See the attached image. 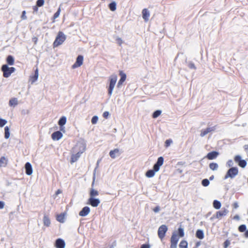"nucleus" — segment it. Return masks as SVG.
<instances>
[{
  "label": "nucleus",
  "mask_w": 248,
  "mask_h": 248,
  "mask_svg": "<svg viewBox=\"0 0 248 248\" xmlns=\"http://www.w3.org/2000/svg\"><path fill=\"white\" fill-rule=\"evenodd\" d=\"M184 229L181 227L179 228L178 233H173L171 236L170 248H176L179 237H183L184 236Z\"/></svg>",
  "instance_id": "1"
},
{
  "label": "nucleus",
  "mask_w": 248,
  "mask_h": 248,
  "mask_svg": "<svg viewBox=\"0 0 248 248\" xmlns=\"http://www.w3.org/2000/svg\"><path fill=\"white\" fill-rule=\"evenodd\" d=\"M66 39V36L62 31H59L57 35L56 39L53 42V46L54 47L62 45Z\"/></svg>",
  "instance_id": "2"
},
{
  "label": "nucleus",
  "mask_w": 248,
  "mask_h": 248,
  "mask_svg": "<svg viewBox=\"0 0 248 248\" xmlns=\"http://www.w3.org/2000/svg\"><path fill=\"white\" fill-rule=\"evenodd\" d=\"M1 70L3 72V77L7 78L15 71L16 69L14 67H9L7 64H4L1 66Z\"/></svg>",
  "instance_id": "3"
},
{
  "label": "nucleus",
  "mask_w": 248,
  "mask_h": 248,
  "mask_svg": "<svg viewBox=\"0 0 248 248\" xmlns=\"http://www.w3.org/2000/svg\"><path fill=\"white\" fill-rule=\"evenodd\" d=\"M238 173V170L236 167H232L229 169L225 175L224 179L233 178Z\"/></svg>",
  "instance_id": "4"
},
{
  "label": "nucleus",
  "mask_w": 248,
  "mask_h": 248,
  "mask_svg": "<svg viewBox=\"0 0 248 248\" xmlns=\"http://www.w3.org/2000/svg\"><path fill=\"white\" fill-rule=\"evenodd\" d=\"M117 77L116 75H112L110 78V83L108 89V94L110 96L112 94L113 90L117 81Z\"/></svg>",
  "instance_id": "5"
},
{
  "label": "nucleus",
  "mask_w": 248,
  "mask_h": 248,
  "mask_svg": "<svg viewBox=\"0 0 248 248\" xmlns=\"http://www.w3.org/2000/svg\"><path fill=\"white\" fill-rule=\"evenodd\" d=\"M167 231L168 228L165 225H162L159 227L157 233L159 238L161 240H162L164 238Z\"/></svg>",
  "instance_id": "6"
},
{
  "label": "nucleus",
  "mask_w": 248,
  "mask_h": 248,
  "mask_svg": "<svg viewBox=\"0 0 248 248\" xmlns=\"http://www.w3.org/2000/svg\"><path fill=\"white\" fill-rule=\"evenodd\" d=\"M83 57L82 55H78L77 58L75 63L72 66L73 69L80 67L83 64Z\"/></svg>",
  "instance_id": "7"
},
{
  "label": "nucleus",
  "mask_w": 248,
  "mask_h": 248,
  "mask_svg": "<svg viewBox=\"0 0 248 248\" xmlns=\"http://www.w3.org/2000/svg\"><path fill=\"white\" fill-rule=\"evenodd\" d=\"M164 162V158L162 156H160L158 158L157 162L154 166V169L155 171H158L159 170L160 166H161Z\"/></svg>",
  "instance_id": "8"
},
{
  "label": "nucleus",
  "mask_w": 248,
  "mask_h": 248,
  "mask_svg": "<svg viewBox=\"0 0 248 248\" xmlns=\"http://www.w3.org/2000/svg\"><path fill=\"white\" fill-rule=\"evenodd\" d=\"M119 75L121 76V78L119 80L117 84V87L118 88H119L123 84L126 78V74L123 71H119Z\"/></svg>",
  "instance_id": "9"
},
{
  "label": "nucleus",
  "mask_w": 248,
  "mask_h": 248,
  "mask_svg": "<svg viewBox=\"0 0 248 248\" xmlns=\"http://www.w3.org/2000/svg\"><path fill=\"white\" fill-rule=\"evenodd\" d=\"M228 213V210L223 208L221 210L217 212L216 214V218L219 219L221 217L225 216Z\"/></svg>",
  "instance_id": "10"
},
{
  "label": "nucleus",
  "mask_w": 248,
  "mask_h": 248,
  "mask_svg": "<svg viewBox=\"0 0 248 248\" xmlns=\"http://www.w3.org/2000/svg\"><path fill=\"white\" fill-rule=\"evenodd\" d=\"M100 202V200L98 199H94L92 197L88 199V203L93 207H97L99 204Z\"/></svg>",
  "instance_id": "11"
},
{
  "label": "nucleus",
  "mask_w": 248,
  "mask_h": 248,
  "mask_svg": "<svg viewBox=\"0 0 248 248\" xmlns=\"http://www.w3.org/2000/svg\"><path fill=\"white\" fill-rule=\"evenodd\" d=\"M109 154L111 158L114 159L117 156L120 155L121 154V152L119 149L116 148L114 149V150H111L109 152Z\"/></svg>",
  "instance_id": "12"
},
{
  "label": "nucleus",
  "mask_w": 248,
  "mask_h": 248,
  "mask_svg": "<svg viewBox=\"0 0 248 248\" xmlns=\"http://www.w3.org/2000/svg\"><path fill=\"white\" fill-rule=\"evenodd\" d=\"M218 155V152L217 151H212L208 153L206 157L209 160H213L216 159Z\"/></svg>",
  "instance_id": "13"
},
{
  "label": "nucleus",
  "mask_w": 248,
  "mask_h": 248,
  "mask_svg": "<svg viewBox=\"0 0 248 248\" xmlns=\"http://www.w3.org/2000/svg\"><path fill=\"white\" fill-rule=\"evenodd\" d=\"M62 137V134L61 132L59 131H57L56 132H54L51 135V138L53 140H58L60 139H61Z\"/></svg>",
  "instance_id": "14"
},
{
  "label": "nucleus",
  "mask_w": 248,
  "mask_h": 248,
  "mask_svg": "<svg viewBox=\"0 0 248 248\" xmlns=\"http://www.w3.org/2000/svg\"><path fill=\"white\" fill-rule=\"evenodd\" d=\"M215 130V126H213V127H208L206 129H202L201 132V134H200V136L201 137H204V136H205L206 134H207L208 133L211 132H212V131H214Z\"/></svg>",
  "instance_id": "15"
},
{
  "label": "nucleus",
  "mask_w": 248,
  "mask_h": 248,
  "mask_svg": "<svg viewBox=\"0 0 248 248\" xmlns=\"http://www.w3.org/2000/svg\"><path fill=\"white\" fill-rule=\"evenodd\" d=\"M90 212V209L88 206L83 207L79 212V215L81 217L86 216Z\"/></svg>",
  "instance_id": "16"
},
{
  "label": "nucleus",
  "mask_w": 248,
  "mask_h": 248,
  "mask_svg": "<svg viewBox=\"0 0 248 248\" xmlns=\"http://www.w3.org/2000/svg\"><path fill=\"white\" fill-rule=\"evenodd\" d=\"M65 246V242L62 239L59 238L56 240L55 247L57 248H64Z\"/></svg>",
  "instance_id": "17"
},
{
  "label": "nucleus",
  "mask_w": 248,
  "mask_h": 248,
  "mask_svg": "<svg viewBox=\"0 0 248 248\" xmlns=\"http://www.w3.org/2000/svg\"><path fill=\"white\" fill-rule=\"evenodd\" d=\"M26 173L30 175L32 173V169L31 164L29 162H27L25 166Z\"/></svg>",
  "instance_id": "18"
},
{
  "label": "nucleus",
  "mask_w": 248,
  "mask_h": 248,
  "mask_svg": "<svg viewBox=\"0 0 248 248\" xmlns=\"http://www.w3.org/2000/svg\"><path fill=\"white\" fill-rule=\"evenodd\" d=\"M142 15L143 19L145 21H148L150 16V13L148 10L146 8L143 9L142 11Z\"/></svg>",
  "instance_id": "19"
},
{
  "label": "nucleus",
  "mask_w": 248,
  "mask_h": 248,
  "mask_svg": "<svg viewBox=\"0 0 248 248\" xmlns=\"http://www.w3.org/2000/svg\"><path fill=\"white\" fill-rule=\"evenodd\" d=\"M83 152V151L81 152H78L76 154H73L72 155L71 157V163H73L78 160V159L80 157L81 154Z\"/></svg>",
  "instance_id": "20"
},
{
  "label": "nucleus",
  "mask_w": 248,
  "mask_h": 248,
  "mask_svg": "<svg viewBox=\"0 0 248 248\" xmlns=\"http://www.w3.org/2000/svg\"><path fill=\"white\" fill-rule=\"evenodd\" d=\"M43 220L44 225L45 226L49 227L50 226L51 222L48 215H44Z\"/></svg>",
  "instance_id": "21"
},
{
  "label": "nucleus",
  "mask_w": 248,
  "mask_h": 248,
  "mask_svg": "<svg viewBox=\"0 0 248 248\" xmlns=\"http://www.w3.org/2000/svg\"><path fill=\"white\" fill-rule=\"evenodd\" d=\"M38 70L37 68L35 71V73L33 76H31L30 78V80L31 83H34L35 81H36L38 78Z\"/></svg>",
  "instance_id": "22"
},
{
  "label": "nucleus",
  "mask_w": 248,
  "mask_h": 248,
  "mask_svg": "<svg viewBox=\"0 0 248 248\" xmlns=\"http://www.w3.org/2000/svg\"><path fill=\"white\" fill-rule=\"evenodd\" d=\"M8 163V159L4 156H2L0 158V167H5Z\"/></svg>",
  "instance_id": "23"
},
{
  "label": "nucleus",
  "mask_w": 248,
  "mask_h": 248,
  "mask_svg": "<svg viewBox=\"0 0 248 248\" xmlns=\"http://www.w3.org/2000/svg\"><path fill=\"white\" fill-rule=\"evenodd\" d=\"M65 214L64 213H61L57 215L56 216V219L58 221L61 223H63L64 222Z\"/></svg>",
  "instance_id": "24"
},
{
  "label": "nucleus",
  "mask_w": 248,
  "mask_h": 248,
  "mask_svg": "<svg viewBox=\"0 0 248 248\" xmlns=\"http://www.w3.org/2000/svg\"><path fill=\"white\" fill-rule=\"evenodd\" d=\"M157 171H155V169H153V170H148L146 172L145 175L146 177H147L148 178H151V177H153L155 175V172H157Z\"/></svg>",
  "instance_id": "25"
},
{
  "label": "nucleus",
  "mask_w": 248,
  "mask_h": 248,
  "mask_svg": "<svg viewBox=\"0 0 248 248\" xmlns=\"http://www.w3.org/2000/svg\"><path fill=\"white\" fill-rule=\"evenodd\" d=\"M6 62L10 65L14 64L15 60L13 57L11 55H9L6 58Z\"/></svg>",
  "instance_id": "26"
},
{
  "label": "nucleus",
  "mask_w": 248,
  "mask_h": 248,
  "mask_svg": "<svg viewBox=\"0 0 248 248\" xmlns=\"http://www.w3.org/2000/svg\"><path fill=\"white\" fill-rule=\"evenodd\" d=\"M18 104V101L16 98H11L9 102V105L11 107H15Z\"/></svg>",
  "instance_id": "27"
},
{
  "label": "nucleus",
  "mask_w": 248,
  "mask_h": 248,
  "mask_svg": "<svg viewBox=\"0 0 248 248\" xmlns=\"http://www.w3.org/2000/svg\"><path fill=\"white\" fill-rule=\"evenodd\" d=\"M99 195V193L98 192L97 190L93 189V188H92L90 190V198H94V197L95 196H97Z\"/></svg>",
  "instance_id": "28"
},
{
  "label": "nucleus",
  "mask_w": 248,
  "mask_h": 248,
  "mask_svg": "<svg viewBox=\"0 0 248 248\" xmlns=\"http://www.w3.org/2000/svg\"><path fill=\"white\" fill-rule=\"evenodd\" d=\"M196 236L199 239H203L204 237L203 231L201 230H197L196 233Z\"/></svg>",
  "instance_id": "29"
},
{
  "label": "nucleus",
  "mask_w": 248,
  "mask_h": 248,
  "mask_svg": "<svg viewBox=\"0 0 248 248\" xmlns=\"http://www.w3.org/2000/svg\"><path fill=\"white\" fill-rule=\"evenodd\" d=\"M209 168L212 170H216L218 168V165L217 163H211L209 165Z\"/></svg>",
  "instance_id": "30"
},
{
  "label": "nucleus",
  "mask_w": 248,
  "mask_h": 248,
  "mask_svg": "<svg viewBox=\"0 0 248 248\" xmlns=\"http://www.w3.org/2000/svg\"><path fill=\"white\" fill-rule=\"evenodd\" d=\"M221 204L220 202L217 200H215L213 202V206L216 209H219L220 208Z\"/></svg>",
  "instance_id": "31"
},
{
  "label": "nucleus",
  "mask_w": 248,
  "mask_h": 248,
  "mask_svg": "<svg viewBox=\"0 0 248 248\" xmlns=\"http://www.w3.org/2000/svg\"><path fill=\"white\" fill-rule=\"evenodd\" d=\"M180 248H187L188 243L186 240H182L179 244Z\"/></svg>",
  "instance_id": "32"
},
{
  "label": "nucleus",
  "mask_w": 248,
  "mask_h": 248,
  "mask_svg": "<svg viewBox=\"0 0 248 248\" xmlns=\"http://www.w3.org/2000/svg\"><path fill=\"white\" fill-rule=\"evenodd\" d=\"M61 11V7H60L58 8L57 11L53 15L52 22L54 23L55 22V19L59 17V16H60Z\"/></svg>",
  "instance_id": "33"
},
{
  "label": "nucleus",
  "mask_w": 248,
  "mask_h": 248,
  "mask_svg": "<svg viewBox=\"0 0 248 248\" xmlns=\"http://www.w3.org/2000/svg\"><path fill=\"white\" fill-rule=\"evenodd\" d=\"M66 122V118L65 117L63 116L60 118L58 122V124L60 126H62L65 124Z\"/></svg>",
  "instance_id": "34"
},
{
  "label": "nucleus",
  "mask_w": 248,
  "mask_h": 248,
  "mask_svg": "<svg viewBox=\"0 0 248 248\" xmlns=\"http://www.w3.org/2000/svg\"><path fill=\"white\" fill-rule=\"evenodd\" d=\"M10 137L9 128L8 126L4 128V137L5 139H8Z\"/></svg>",
  "instance_id": "35"
},
{
  "label": "nucleus",
  "mask_w": 248,
  "mask_h": 248,
  "mask_svg": "<svg viewBox=\"0 0 248 248\" xmlns=\"http://www.w3.org/2000/svg\"><path fill=\"white\" fill-rule=\"evenodd\" d=\"M108 7L111 11H114L116 9V4L115 2H112L108 5Z\"/></svg>",
  "instance_id": "36"
},
{
  "label": "nucleus",
  "mask_w": 248,
  "mask_h": 248,
  "mask_svg": "<svg viewBox=\"0 0 248 248\" xmlns=\"http://www.w3.org/2000/svg\"><path fill=\"white\" fill-rule=\"evenodd\" d=\"M161 113V111L159 110H157L155 111L152 115L153 118H156L158 117Z\"/></svg>",
  "instance_id": "37"
},
{
  "label": "nucleus",
  "mask_w": 248,
  "mask_h": 248,
  "mask_svg": "<svg viewBox=\"0 0 248 248\" xmlns=\"http://www.w3.org/2000/svg\"><path fill=\"white\" fill-rule=\"evenodd\" d=\"M238 230L240 232H244L246 231V226L245 225H241L238 227Z\"/></svg>",
  "instance_id": "38"
},
{
  "label": "nucleus",
  "mask_w": 248,
  "mask_h": 248,
  "mask_svg": "<svg viewBox=\"0 0 248 248\" xmlns=\"http://www.w3.org/2000/svg\"><path fill=\"white\" fill-rule=\"evenodd\" d=\"M172 143V140L171 139L167 140L165 142V146L168 148Z\"/></svg>",
  "instance_id": "39"
},
{
  "label": "nucleus",
  "mask_w": 248,
  "mask_h": 248,
  "mask_svg": "<svg viewBox=\"0 0 248 248\" xmlns=\"http://www.w3.org/2000/svg\"><path fill=\"white\" fill-rule=\"evenodd\" d=\"M238 165L242 168H244L247 165V162L245 160H242L238 163Z\"/></svg>",
  "instance_id": "40"
},
{
  "label": "nucleus",
  "mask_w": 248,
  "mask_h": 248,
  "mask_svg": "<svg viewBox=\"0 0 248 248\" xmlns=\"http://www.w3.org/2000/svg\"><path fill=\"white\" fill-rule=\"evenodd\" d=\"M209 181L207 179H204L202 182V184L204 186H208L209 185Z\"/></svg>",
  "instance_id": "41"
},
{
  "label": "nucleus",
  "mask_w": 248,
  "mask_h": 248,
  "mask_svg": "<svg viewBox=\"0 0 248 248\" xmlns=\"http://www.w3.org/2000/svg\"><path fill=\"white\" fill-rule=\"evenodd\" d=\"M44 0H37L36 1V5L38 7H41L44 5Z\"/></svg>",
  "instance_id": "42"
},
{
  "label": "nucleus",
  "mask_w": 248,
  "mask_h": 248,
  "mask_svg": "<svg viewBox=\"0 0 248 248\" xmlns=\"http://www.w3.org/2000/svg\"><path fill=\"white\" fill-rule=\"evenodd\" d=\"M7 123V121L0 118V127H3Z\"/></svg>",
  "instance_id": "43"
},
{
  "label": "nucleus",
  "mask_w": 248,
  "mask_h": 248,
  "mask_svg": "<svg viewBox=\"0 0 248 248\" xmlns=\"http://www.w3.org/2000/svg\"><path fill=\"white\" fill-rule=\"evenodd\" d=\"M98 117L96 116H94L92 118V120H91V122L93 124H95L97 121H98Z\"/></svg>",
  "instance_id": "44"
},
{
  "label": "nucleus",
  "mask_w": 248,
  "mask_h": 248,
  "mask_svg": "<svg viewBox=\"0 0 248 248\" xmlns=\"http://www.w3.org/2000/svg\"><path fill=\"white\" fill-rule=\"evenodd\" d=\"M188 66L190 69H196V67L194 64V63L192 62H190L188 63Z\"/></svg>",
  "instance_id": "45"
},
{
  "label": "nucleus",
  "mask_w": 248,
  "mask_h": 248,
  "mask_svg": "<svg viewBox=\"0 0 248 248\" xmlns=\"http://www.w3.org/2000/svg\"><path fill=\"white\" fill-rule=\"evenodd\" d=\"M234 160L236 162L238 163L241 160V157L240 155H237L234 157Z\"/></svg>",
  "instance_id": "46"
},
{
  "label": "nucleus",
  "mask_w": 248,
  "mask_h": 248,
  "mask_svg": "<svg viewBox=\"0 0 248 248\" xmlns=\"http://www.w3.org/2000/svg\"><path fill=\"white\" fill-rule=\"evenodd\" d=\"M230 245V241L229 240H226L223 246L224 248H227V247Z\"/></svg>",
  "instance_id": "47"
},
{
  "label": "nucleus",
  "mask_w": 248,
  "mask_h": 248,
  "mask_svg": "<svg viewBox=\"0 0 248 248\" xmlns=\"http://www.w3.org/2000/svg\"><path fill=\"white\" fill-rule=\"evenodd\" d=\"M21 18L23 20H25V19H27V16H26V11H23L22 13V15H21Z\"/></svg>",
  "instance_id": "48"
},
{
  "label": "nucleus",
  "mask_w": 248,
  "mask_h": 248,
  "mask_svg": "<svg viewBox=\"0 0 248 248\" xmlns=\"http://www.w3.org/2000/svg\"><path fill=\"white\" fill-rule=\"evenodd\" d=\"M116 41H117V43L119 44V46H121L123 44V40L120 38H117L116 39Z\"/></svg>",
  "instance_id": "49"
},
{
  "label": "nucleus",
  "mask_w": 248,
  "mask_h": 248,
  "mask_svg": "<svg viewBox=\"0 0 248 248\" xmlns=\"http://www.w3.org/2000/svg\"><path fill=\"white\" fill-rule=\"evenodd\" d=\"M109 113L108 111H105L103 114V116L104 118L107 119L108 118Z\"/></svg>",
  "instance_id": "50"
},
{
  "label": "nucleus",
  "mask_w": 248,
  "mask_h": 248,
  "mask_svg": "<svg viewBox=\"0 0 248 248\" xmlns=\"http://www.w3.org/2000/svg\"><path fill=\"white\" fill-rule=\"evenodd\" d=\"M140 248H150V245L148 244H143L141 245Z\"/></svg>",
  "instance_id": "51"
},
{
  "label": "nucleus",
  "mask_w": 248,
  "mask_h": 248,
  "mask_svg": "<svg viewBox=\"0 0 248 248\" xmlns=\"http://www.w3.org/2000/svg\"><path fill=\"white\" fill-rule=\"evenodd\" d=\"M238 206H239L238 204V203L237 202H234L232 204V207L234 209L237 208L238 207Z\"/></svg>",
  "instance_id": "52"
},
{
  "label": "nucleus",
  "mask_w": 248,
  "mask_h": 248,
  "mask_svg": "<svg viewBox=\"0 0 248 248\" xmlns=\"http://www.w3.org/2000/svg\"><path fill=\"white\" fill-rule=\"evenodd\" d=\"M160 208L159 206H156L155 208H154L153 211L155 212H157L159 211Z\"/></svg>",
  "instance_id": "53"
},
{
  "label": "nucleus",
  "mask_w": 248,
  "mask_h": 248,
  "mask_svg": "<svg viewBox=\"0 0 248 248\" xmlns=\"http://www.w3.org/2000/svg\"><path fill=\"white\" fill-rule=\"evenodd\" d=\"M4 206V203L2 201H0V209L3 208Z\"/></svg>",
  "instance_id": "54"
},
{
  "label": "nucleus",
  "mask_w": 248,
  "mask_h": 248,
  "mask_svg": "<svg viewBox=\"0 0 248 248\" xmlns=\"http://www.w3.org/2000/svg\"><path fill=\"white\" fill-rule=\"evenodd\" d=\"M233 163H232V161L231 160H230L228 161L227 162V164L229 166V167H231L232 166Z\"/></svg>",
  "instance_id": "55"
},
{
  "label": "nucleus",
  "mask_w": 248,
  "mask_h": 248,
  "mask_svg": "<svg viewBox=\"0 0 248 248\" xmlns=\"http://www.w3.org/2000/svg\"><path fill=\"white\" fill-rule=\"evenodd\" d=\"M38 7V6L36 5L33 6V10L34 12H37Z\"/></svg>",
  "instance_id": "56"
},
{
  "label": "nucleus",
  "mask_w": 248,
  "mask_h": 248,
  "mask_svg": "<svg viewBox=\"0 0 248 248\" xmlns=\"http://www.w3.org/2000/svg\"><path fill=\"white\" fill-rule=\"evenodd\" d=\"M32 40L33 41V42H34V44H36L37 42V41H38V39L37 37H34L32 38Z\"/></svg>",
  "instance_id": "57"
},
{
  "label": "nucleus",
  "mask_w": 248,
  "mask_h": 248,
  "mask_svg": "<svg viewBox=\"0 0 248 248\" xmlns=\"http://www.w3.org/2000/svg\"><path fill=\"white\" fill-rule=\"evenodd\" d=\"M233 219L236 220H239V217L238 215H235L233 217Z\"/></svg>",
  "instance_id": "58"
},
{
  "label": "nucleus",
  "mask_w": 248,
  "mask_h": 248,
  "mask_svg": "<svg viewBox=\"0 0 248 248\" xmlns=\"http://www.w3.org/2000/svg\"><path fill=\"white\" fill-rule=\"evenodd\" d=\"M245 236L246 237H248V230L245 231Z\"/></svg>",
  "instance_id": "59"
},
{
  "label": "nucleus",
  "mask_w": 248,
  "mask_h": 248,
  "mask_svg": "<svg viewBox=\"0 0 248 248\" xmlns=\"http://www.w3.org/2000/svg\"><path fill=\"white\" fill-rule=\"evenodd\" d=\"M244 149H245L246 151H248V145H245L244 146Z\"/></svg>",
  "instance_id": "60"
},
{
  "label": "nucleus",
  "mask_w": 248,
  "mask_h": 248,
  "mask_svg": "<svg viewBox=\"0 0 248 248\" xmlns=\"http://www.w3.org/2000/svg\"><path fill=\"white\" fill-rule=\"evenodd\" d=\"M61 192H62L61 190L60 189H58V190L56 192V195H58L59 194H60Z\"/></svg>",
  "instance_id": "61"
},
{
  "label": "nucleus",
  "mask_w": 248,
  "mask_h": 248,
  "mask_svg": "<svg viewBox=\"0 0 248 248\" xmlns=\"http://www.w3.org/2000/svg\"><path fill=\"white\" fill-rule=\"evenodd\" d=\"M213 176L211 177L210 178V180H212V179H213Z\"/></svg>",
  "instance_id": "62"
},
{
  "label": "nucleus",
  "mask_w": 248,
  "mask_h": 248,
  "mask_svg": "<svg viewBox=\"0 0 248 248\" xmlns=\"http://www.w3.org/2000/svg\"><path fill=\"white\" fill-rule=\"evenodd\" d=\"M102 1H105V0H101Z\"/></svg>",
  "instance_id": "63"
}]
</instances>
